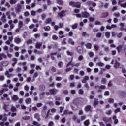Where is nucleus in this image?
Returning a JSON list of instances; mask_svg holds the SVG:
<instances>
[{
    "instance_id": "42",
    "label": "nucleus",
    "mask_w": 126,
    "mask_h": 126,
    "mask_svg": "<svg viewBox=\"0 0 126 126\" xmlns=\"http://www.w3.org/2000/svg\"><path fill=\"white\" fill-rule=\"evenodd\" d=\"M123 48V46L119 45L118 47H117V49L118 51V52L120 53L122 51V48Z\"/></svg>"
},
{
    "instance_id": "56",
    "label": "nucleus",
    "mask_w": 126,
    "mask_h": 126,
    "mask_svg": "<svg viewBox=\"0 0 126 126\" xmlns=\"http://www.w3.org/2000/svg\"><path fill=\"white\" fill-rule=\"evenodd\" d=\"M94 48L95 49V51H98L99 50V45L95 44L94 46Z\"/></svg>"
},
{
    "instance_id": "28",
    "label": "nucleus",
    "mask_w": 126,
    "mask_h": 126,
    "mask_svg": "<svg viewBox=\"0 0 126 126\" xmlns=\"http://www.w3.org/2000/svg\"><path fill=\"white\" fill-rule=\"evenodd\" d=\"M42 46V43L37 42L35 45V48L37 49H40Z\"/></svg>"
},
{
    "instance_id": "44",
    "label": "nucleus",
    "mask_w": 126,
    "mask_h": 126,
    "mask_svg": "<svg viewBox=\"0 0 126 126\" xmlns=\"http://www.w3.org/2000/svg\"><path fill=\"white\" fill-rule=\"evenodd\" d=\"M59 16H60V17L64 16V11H62L59 14Z\"/></svg>"
},
{
    "instance_id": "13",
    "label": "nucleus",
    "mask_w": 126,
    "mask_h": 126,
    "mask_svg": "<svg viewBox=\"0 0 126 126\" xmlns=\"http://www.w3.org/2000/svg\"><path fill=\"white\" fill-rule=\"evenodd\" d=\"M89 80V77L88 76H85L82 80V83H86V81Z\"/></svg>"
},
{
    "instance_id": "33",
    "label": "nucleus",
    "mask_w": 126,
    "mask_h": 126,
    "mask_svg": "<svg viewBox=\"0 0 126 126\" xmlns=\"http://www.w3.org/2000/svg\"><path fill=\"white\" fill-rule=\"evenodd\" d=\"M6 15L7 16L8 19H11V17L10 15V12L7 11L6 12Z\"/></svg>"
},
{
    "instance_id": "63",
    "label": "nucleus",
    "mask_w": 126,
    "mask_h": 126,
    "mask_svg": "<svg viewBox=\"0 0 126 126\" xmlns=\"http://www.w3.org/2000/svg\"><path fill=\"white\" fill-rule=\"evenodd\" d=\"M78 60L79 61H82V60H83L84 58H83V56L82 55H80L79 57H78Z\"/></svg>"
},
{
    "instance_id": "55",
    "label": "nucleus",
    "mask_w": 126,
    "mask_h": 126,
    "mask_svg": "<svg viewBox=\"0 0 126 126\" xmlns=\"http://www.w3.org/2000/svg\"><path fill=\"white\" fill-rule=\"evenodd\" d=\"M97 65H98V66H100V67L104 66V63H103L102 62H99L97 63Z\"/></svg>"
},
{
    "instance_id": "38",
    "label": "nucleus",
    "mask_w": 126,
    "mask_h": 126,
    "mask_svg": "<svg viewBox=\"0 0 126 126\" xmlns=\"http://www.w3.org/2000/svg\"><path fill=\"white\" fill-rule=\"evenodd\" d=\"M56 55H57V53H51V59L52 60H53V61L55 60V58L54 56H56Z\"/></svg>"
},
{
    "instance_id": "15",
    "label": "nucleus",
    "mask_w": 126,
    "mask_h": 126,
    "mask_svg": "<svg viewBox=\"0 0 126 126\" xmlns=\"http://www.w3.org/2000/svg\"><path fill=\"white\" fill-rule=\"evenodd\" d=\"M123 2V1L119 0L118 1V4H120V6L122 7H126V2H125L124 4L122 3Z\"/></svg>"
},
{
    "instance_id": "5",
    "label": "nucleus",
    "mask_w": 126,
    "mask_h": 126,
    "mask_svg": "<svg viewBox=\"0 0 126 126\" xmlns=\"http://www.w3.org/2000/svg\"><path fill=\"white\" fill-rule=\"evenodd\" d=\"M72 120L74 122H76L78 124H79L81 120L80 119H77V117H76L75 115H73L72 116Z\"/></svg>"
},
{
    "instance_id": "8",
    "label": "nucleus",
    "mask_w": 126,
    "mask_h": 126,
    "mask_svg": "<svg viewBox=\"0 0 126 126\" xmlns=\"http://www.w3.org/2000/svg\"><path fill=\"white\" fill-rule=\"evenodd\" d=\"M7 56L4 53L0 54V61H2L3 59H6Z\"/></svg>"
},
{
    "instance_id": "64",
    "label": "nucleus",
    "mask_w": 126,
    "mask_h": 126,
    "mask_svg": "<svg viewBox=\"0 0 126 126\" xmlns=\"http://www.w3.org/2000/svg\"><path fill=\"white\" fill-rule=\"evenodd\" d=\"M97 38H101L102 37V33L98 32L97 34Z\"/></svg>"
},
{
    "instance_id": "16",
    "label": "nucleus",
    "mask_w": 126,
    "mask_h": 126,
    "mask_svg": "<svg viewBox=\"0 0 126 126\" xmlns=\"http://www.w3.org/2000/svg\"><path fill=\"white\" fill-rule=\"evenodd\" d=\"M72 114H73V112L72 111H69L67 110H64V115H72Z\"/></svg>"
},
{
    "instance_id": "12",
    "label": "nucleus",
    "mask_w": 126,
    "mask_h": 126,
    "mask_svg": "<svg viewBox=\"0 0 126 126\" xmlns=\"http://www.w3.org/2000/svg\"><path fill=\"white\" fill-rule=\"evenodd\" d=\"M25 103L26 104H27V105H29V104H31V103H32V100L31 99V98H27L25 100Z\"/></svg>"
},
{
    "instance_id": "26",
    "label": "nucleus",
    "mask_w": 126,
    "mask_h": 126,
    "mask_svg": "<svg viewBox=\"0 0 126 126\" xmlns=\"http://www.w3.org/2000/svg\"><path fill=\"white\" fill-rule=\"evenodd\" d=\"M91 109V105H87L85 108V112H89Z\"/></svg>"
},
{
    "instance_id": "18",
    "label": "nucleus",
    "mask_w": 126,
    "mask_h": 126,
    "mask_svg": "<svg viewBox=\"0 0 126 126\" xmlns=\"http://www.w3.org/2000/svg\"><path fill=\"white\" fill-rule=\"evenodd\" d=\"M114 67L117 69L120 67V63H119L117 60H115V63L114 65Z\"/></svg>"
},
{
    "instance_id": "22",
    "label": "nucleus",
    "mask_w": 126,
    "mask_h": 126,
    "mask_svg": "<svg viewBox=\"0 0 126 126\" xmlns=\"http://www.w3.org/2000/svg\"><path fill=\"white\" fill-rule=\"evenodd\" d=\"M5 75H6V76H7V77H8V78H9V77H12V76H13V75H12V74H9V72H8V71H6Z\"/></svg>"
},
{
    "instance_id": "4",
    "label": "nucleus",
    "mask_w": 126,
    "mask_h": 126,
    "mask_svg": "<svg viewBox=\"0 0 126 126\" xmlns=\"http://www.w3.org/2000/svg\"><path fill=\"white\" fill-rule=\"evenodd\" d=\"M14 42L16 44H20V43H21V38L18 37H16L14 39Z\"/></svg>"
},
{
    "instance_id": "51",
    "label": "nucleus",
    "mask_w": 126,
    "mask_h": 126,
    "mask_svg": "<svg viewBox=\"0 0 126 126\" xmlns=\"http://www.w3.org/2000/svg\"><path fill=\"white\" fill-rule=\"evenodd\" d=\"M18 76L19 78V81H23V77H21V74H18Z\"/></svg>"
},
{
    "instance_id": "37",
    "label": "nucleus",
    "mask_w": 126,
    "mask_h": 126,
    "mask_svg": "<svg viewBox=\"0 0 126 126\" xmlns=\"http://www.w3.org/2000/svg\"><path fill=\"white\" fill-rule=\"evenodd\" d=\"M63 65V62L62 61H60L58 63V66H59V67H62Z\"/></svg>"
},
{
    "instance_id": "29",
    "label": "nucleus",
    "mask_w": 126,
    "mask_h": 126,
    "mask_svg": "<svg viewBox=\"0 0 126 126\" xmlns=\"http://www.w3.org/2000/svg\"><path fill=\"white\" fill-rule=\"evenodd\" d=\"M99 102L98 101V99H94V104L93 106L94 107H96L97 105H98Z\"/></svg>"
},
{
    "instance_id": "49",
    "label": "nucleus",
    "mask_w": 126,
    "mask_h": 126,
    "mask_svg": "<svg viewBox=\"0 0 126 126\" xmlns=\"http://www.w3.org/2000/svg\"><path fill=\"white\" fill-rule=\"evenodd\" d=\"M71 70V67H67V65H66V68L65 69L66 72H69Z\"/></svg>"
},
{
    "instance_id": "36",
    "label": "nucleus",
    "mask_w": 126,
    "mask_h": 126,
    "mask_svg": "<svg viewBox=\"0 0 126 126\" xmlns=\"http://www.w3.org/2000/svg\"><path fill=\"white\" fill-rule=\"evenodd\" d=\"M43 29L45 31H50V30L51 29V27H50V26H47L46 27H44Z\"/></svg>"
},
{
    "instance_id": "30",
    "label": "nucleus",
    "mask_w": 126,
    "mask_h": 126,
    "mask_svg": "<svg viewBox=\"0 0 126 126\" xmlns=\"http://www.w3.org/2000/svg\"><path fill=\"white\" fill-rule=\"evenodd\" d=\"M34 118L37 119V121H41V119H40V115L38 113L34 114Z\"/></svg>"
},
{
    "instance_id": "62",
    "label": "nucleus",
    "mask_w": 126,
    "mask_h": 126,
    "mask_svg": "<svg viewBox=\"0 0 126 126\" xmlns=\"http://www.w3.org/2000/svg\"><path fill=\"white\" fill-rule=\"evenodd\" d=\"M30 119V117L28 116H26L23 117V120H29Z\"/></svg>"
},
{
    "instance_id": "20",
    "label": "nucleus",
    "mask_w": 126,
    "mask_h": 126,
    "mask_svg": "<svg viewBox=\"0 0 126 126\" xmlns=\"http://www.w3.org/2000/svg\"><path fill=\"white\" fill-rule=\"evenodd\" d=\"M50 92L51 94H56V93H58V90L55 89H51Z\"/></svg>"
},
{
    "instance_id": "34",
    "label": "nucleus",
    "mask_w": 126,
    "mask_h": 126,
    "mask_svg": "<svg viewBox=\"0 0 126 126\" xmlns=\"http://www.w3.org/2000/svg\"><path fill=\"white\" fill-rule=\"evenodd\" d=\"M89 124H90V122H89V120H86L84 122V125H85V126H88Z\"/></svg>"
},
{
    "instance_id": "48",
    "label": "nucleus",
    "mask_w": 126,
    "mask_h": 126,
    "mask_svg": "<svg viewBox=\"0 0 126 126\" xmlns=\"http://www.w3.org/2000/svg\"><path fill=\"white\" fill-rule=\"evenodd\" d=\"M41 116L43 118H45V117L46 116V111H44V110H42V112H41Z\"/></svg>"
},
{
    "instance_id": "53",
    "label": "nucleus",
    "mask_w": 126,
    "mask_h": 126,
    "mask_svg": "<svg viewBox=\"0 0 126 126\" xmlns=\"http://www.w3.org/2000/svg\"><path fill=\"white\" fill-rule=\"evenodd\" d=\"M76 50H77V52H78V53H81V48L80 46H78L76 48Z\"/></svg>"
},
{
    "instance_id": "24",
    "label": "nucleus",
    "mask_w": 126,
    "mask_h": 126,
    "mask_svg": "<svg viewBox=\"0 0 126 126\" xmlns=\"http://www.w3.org/2000/svg\"><path fill=\"white\" fill-rule=\"evenodd\" d=\"M112 119L114 121V124H116L119 123V120L117 119V116L116 115L114 116Z\"/></svg>"
},
{
    "instance_id": "46",
    "label": "nucleus",
    "mask_w": 126,
    "mask_h": 126,
    "mask_svg": "<svg viewBox=\"0 0 126 126\" xmlns=\"http://www.w3.org/2000/svg\"><path fill=\"white\" fill-rule=\"evenodd\" d=\"M74 7H77L78 8H79V7H80V3L79 2L75 3Z\"/></svg>"
},
{
    "instance_id": "23",
    "label": "nucleus",
    "mask_w": 126,
    "mask_h": 126,
    "mask_svg": "<svg viewBox=\"0 0 126 126\" xmlns=\"http://www.w3.org/2000/svg\"><path fill=\"white\" fill-rule=\"evenodd\" d=\"M68 44H70L72 46H73V45H74V41H73L72 38L68 39Z\"/></svg>"
},
{
    "instance_id": "6",
    "label": "nucleus",
    "mask_w": 126,
    "mask_h": 126,
    "mask_svg": "<svg viewBox=\"0 0 126 126\" xmlns=\"http://www.w3.org/2000/svg\"><path fill=\"white\" fill-rule=\"evenodd\" d=\"M8 107H9V105H7L5 104V103H4L3 109L4 110L5 112H8L9 110Z\"/></svg>"
},
{
    "instance_id": "39",
    "label": "nucleus",
    "mask_w": 126,
    "mask_h": 126,
    "mask_svg": "<svg viewBox=\"0 0 126 126\" xmlns=\"http://www.w3.org/2000/svg\"><path fill=\"white\" fill-rule=\"evenodd\" d=\"M82 37H89V34L86 33V32H83L82 33Z\"/></svg>"
},
{
    "instance_id": "3",
    "label": "nucleus",
    "mask_w": 126,
    "mask_h": 126,
    "mask_svg": "<svg viewBox=\"0 0 126 126\" xmlns=\"http://www.w3.org/2000/svg\"><path fill=\"white\" fill-rule=\"evenodd\" d=\"M89 16H90V15L87 12H83L82 13V17L84 18H88Z\"/></svg>"
},
{
    "instance_id": "31",
    "label": "nucleus",
    "mask_w": 126,
    "mask_h": 126,
    "mask_svg": "<svg viewBox=\"0 0 126 126\" xmlns=\"http://www.w3.org/2000/svg\"><path fill=\"white\" fill-rule=\"evenodd\" d=\"M18 24L19 28H22L23 26V22L22 21H19Z\"/></svg>"
},
{
    "instance_id": "50",
    "label": "nucleus",
    "mask_w": 126,
    "mask_h": 126,
    "mask_svg": "<svg viewBox=\"0 0 126 126\" xmlns=\"http://www.w3.org/2000/svg\"><path fill=\"white\" fill-rule=\"evenodd\" d=\"M56 1L58 4H63V2L62 0H56Z\"/></svg>"
},
{
    "instance_id": "52",
    "label": "nucleus",
    "mask_w": 126,
    "mask_h": 126,
    "mask_svg": "<svg viewBox=\"0 0 126 126\" xmlns=\"http://www.w3.org/2000/svg\"><path fill=\"white\" fill-rule=\"evenodd\" d=\"M33 125H34V126H41V125H40V124L38 123V122H37L36 121H34L33 122Z\"/></svg>"
},
{
    "instance_id": "54",
    "label": "nucleus",
    "mask_w": 126,
    "mask_h": 126,
    "mask_svg": "<svg viewBox=\"0 0 126 126\" xmlns=\"http://www.w3.org/2000/svg\"><path fill=\"white\" fill-rule=\"evenodd\" d=\"M114 15L115 17H120V16H121V14H120V13H115Z\"/></svg>"
},
{
    "instance_id": "43",
    "label": "nucleus",
    "mask_w": 126,
    "mask_h": 126,
    "mask_svg": "<svg viewBox=\"0 0 126 126\" xmlns=\"http://www.w3.org/2000/svg\"><path fill=\"white\" fill-rule=\"evenodd\" d=\"M52 39L57 41V40L59 39V37L56 35H53L52 36Z\"/></svg>"
},
{
    "instance_id": "2",
    "label": "nucleus",
    "mask_w": 126,
    "mask_h": 126,
    "mask_svg": "<svg viewBox=\"0 0 126 126\" xmlns=\"http://www.w3.org/2000/svg\"><path fill=\"white\" fill-rule=\"evenodd\" d=\"M102 120L103 121V122H105V123H111L112 122V118L111 117L108 118L107 117H103Z\"/></svg>"
},
{
    "instance_id": "25",
    "label": "nucleus",
    "mask_w": 126,
    "mask_h": 126,
    "mask_svg": "<svg viewBox=\"0 0 126 126\" xmlns=\"http://www.w3.org/2000/svg\"><path fill=\"white\" fill-rule=\"evenodd\" d=\"M85 46L87 49H91V48H92V45L90 43H86Z\"/></svg>"
},
{
    "instance_id": "27",
    "label": "nucleus",
    "mask_w": 126,
    "mask_h": 126,
    "mask_svg": "<svg viewBox=\"0 0 126 126\" xmlns=\"http://www.w3.org/2000/svg\"><path fill=\"white\" fill-rule=\"evenodd\" d=\"M12 61L13 62L12 65V66H15V64L17 63V59L16 58H13L12 59Z\"/></svg>"
},
{
    "instance_id": "47",
    "label": "nucleus",
    "mask_w": 126,
    "mask_h": 126,
    "mask_svg": "<svg viewBox=\"0 0 126 126\" xmlns=\"http://www.w3.org/2000/svg\"><path fill=\"white\" fill-rule=\"evenodd\" d=\"M29 21H30V19H29V18H26L24 21V23L25 24H28V22H29Z\"/></svg>"
},
{
    "instance_id": "7",
    "label": "nucleus",
    "mask_w": 126,
    "mask_h": 126,
    "mask_svg": "<svg viewBox=\"0 0 126 126\" xmlns=\"http://www.w3.org/2000/svg\"><path fill=\"white\" fill-rule=\"evenodd\" d=\"M101 89H102L103 90H105L106 89V86L105 85H101L99 87V90H98V93H102V91Z\"/></svg>"
},
{
    "instance_id": "45",
    "label": "nucleus",
    "mask_w": 126,
    "mask_h": 126,
    "mask_svg": "<svg viewBox=\"0 0 126 126\" xmlns=\"http://www.w3.org/2000/svg\"><path fill=\"white\" fill-rule=\"evenodd\" d=\"M78 25V24L77 23H76L75 24L72 25L71 27H72V29H76V28H77Z\"/></svg>"
},
{
    "instance_id": "11",
    "label": "nucleus",
    "mask_w": 126,
    "mask_h": 126,
    "mask_svg": "<svg viewBox=\"0 0 126 126\" xmlns=\"http://www.w3.org/2000/svg\"><path fill=\"white\" fill-rule=\"evenodd\" d=\"M109 16V12H106L105 13H103L101 14V18H106V17H108Z\"/></svg>"
},
{
    "instance_id": "14",
    "label": "nucleus",
    "mask_w": 126,
    "mask_h": 126,
    "mask_svg": "<svg viewBox=\"0 0 126 126\" xmlns=\"http://www.w3.org/2000/svg\"><path fill=\"white\" fill-rule=\"evenodd\" d=\"M1 64L3 66H7L8 64H9V62H8V61H4V62H2L1 63Z\"/></svg>"
},
{
    "instance_id": "59",
    "label": "nucleus",
    "mask_w": 126,
    "mask_h": 126,
    "mask_svg": "<svg viewBox=\"0 0 126 126\" xmlns=\"http://www.w3.org/2000/svg\"><path fill=\"white\" fill-rule=\"evenodd\" d=\"M56 87H57V88H61V87H62V83H58L56 84Z\"/></svg>"
},
{
    "instance_id": "58",
    "label": "nucleus",
    "mask_w": 126,
    "mask_h": 126,
    "mask_svg": "<svg viewBox=\"0 0 126 126\" xmlns=\"http://www.w3.org/2000/svg\"><path fill=\"white\" fill-rule=\"evenodd\" d=\"M79 94H81V95H83V94L84 93V92L83 91V90L82 89H80L79 90Z\"/></svg>"
},
{
    "instance_id": "35",
    "label": "nucleus",
    "mask_w": 126,
    "mask_h": 126,
    "mask_svg": "<svg viewBox=\"0 0 126 126\" xmlns=\"http://www.w3.org/2000/svg\"><path fill=\"white\" fill-rule=\"evenodd\" d=\"M105 37L107 38H110L111 37V33L110 32H105Z\"/></svg>"
},
{
    "instance_id": "40",
    "label": "nucleus",
    "mask_w": 126,
    "mask_h": 126,
    "mask_svg": "<svg viewBox=\"0 0 126 126\" xmlns=\"http://www.w3.org/2000/svg\"><path fill=\"white\" fill-rule=\"evenodd\" d=\"M94 24H95V25H102V22H101L98 20H96L94 22Z\"/></svg>"
},
{
    "instance_id": "9",
    "label": "nucleus",
    "mask_w": 126,
    "mask_h": 126,
    "mask_svg": "<svg viewBox=\"0 0 126 126\" xmlns=\"http://www.w3.org/2000/svg\"><path fill=\"white\" fill-rule=\"evenodd\" d=\"M72 60H73V57L71 58L70 62H69L67 64V67H68V66H69V65L72 66V67H73V66H74L75 64L73 63H72Z\"/></svg>"
},
{
    "instance_id": "21",
    "label": "nucleus",
    "mask_w": 126,
    "mask_h": 126,
    "mask_svg": "<svg viewBox=\"0 0 126 126\" xmlns=\"http://www.w3.org/2000/svg\"><path fill=\"white\" fill-rule=\"evenodd\" d=\"M11 99L13 101H17L18 100V96H17V95H13L11 96Z\"/></svg>"
},
{
    "instance_id": "1",
    "label": "nucleus",
    "mask_w": 126,
    "mask_h": 126,
    "mask_svg": "<svg viewBox=\"0 0 126 126\" xmlns=\"http://www.w3.org/2000/svg\"><path fill=\"white\" fill-rule=\"evenodd\" d=\"M86 4L87 5H88V6H93V7H95L96 5H97V4L94 2H92L91 1H89L86 3Z\"/></svg>"
},
{
    "instance_id": "41",
    "label": "nucleus",
    "mask_w": 126,
    "mask_h": 126,
    "mask_svg": "<svg viewBox=\"0 0 126 126\" xmlns=\"http://www.w3.org/2000/svg\"><path fill=\"white\" fill-rule=\"evenodd\" d=\"M44 96H45V93L43 92L41 94H40L39 95L40 100H42V99L44 98Z\"/></svg>"
},
{
    "instance_id": "17",
    "label": "nucleus",
    "mask_w": 126,
    "mask_h": 126,
    "mask_svg": "<svg viewBox=\"0 0 126 126\" xmlns=\"http://www.w3.org/2000/svg\"><path fill=\"white\" fill-rule=\"evenodd\" d=\"M22 8V7L21 6V5L20 4H18L17 5V8H16V12H18L19 13L20 10H21V8Z\"/></svg>"
},
{
    "instance_id": "10",
    "label": "nucleus",
    "mask_w": 126,
    "mask_h": 126,
    "mask_svg": "<svg viewBox=\"0 0 126 126\" xmlns=\"http://www.w3.org/2000/svg\"><path fill=\"white\" fill-rule=\"evenodd\" d=\"M1 20L2 22H6V16H5V14L3 13L2 16L1 18Z\"/></svg>"
},
{
    "instance_id": "57",
    "label": "nucleus",
    "mask_w": 126,
    "mask_h": 126,
    "mask_svg": "<svg viewBox=\"0 0 126 126\" xmlns=\"http://www.w3.org/2000/svg\"><path fill=\"white\" fill-rule=\"evenodd\" d=\"M68 56H73V53L69 52V51H66Z\"/></svg>"
},
{
    "instance_id": "32",
    "label": "nucleus",
    "mask_w": 126,
    "mask_h": 126,
    "mask_svg": "<svg viewBox=\"0 0 126 126\" xmlns=\"http://www.w3.org/2000/svg\"><path fill=\"white\" fill-rule=\"evenodd\" d=\"M93 17H90L89 19V21H90L91 22H93V21H95V15H93Z\"/></svg>"
},
{
    "instance_id": "60",
    "label": "nucleus",
    "mask_w": 126,
    "mask_h": 126,
    "mask_svg": "<svg viewBox=\"0 0 126 126\" xmlns=\"http://www.w3.org/2000/svg\"><path fill=\"white\" fill-rule=\"evenodd\" d=\"M11 112H16V108L14 106H12L11 108Z\"/></svg>"
},
{
    "instance_id": "19",
    "label": "nucleus",
    "mask_w": 126,
    "mask_h": 126,
    "mask_svg": "<svg viewBox=\"0 0 126 126\" xmlns=\"http://www.w3.org/2000/svg\"><path fill=\"white\" fill-rule=\"evenodd\" d=\"M39 89L40 91H44L45 89H46V87L44 85H40L39 87Z\"/></svg>"
},
{
    "instance_id": "61",
    "label": "nucleus",
    "mask_w": 126,
    "mask_h": 126,
    "mask_svg": "<svg viewBox=\"0 0 126 126\" xmlns=\"http://www.w3.org/2000/svg\"><path fill=\"white\" fill-rule=\"evenodd\" d=\"M117 37H118L120 39V38H122V37H123V33L120 32L119 33H118L117 35Z\"/></svg>"
}]
</instances>
